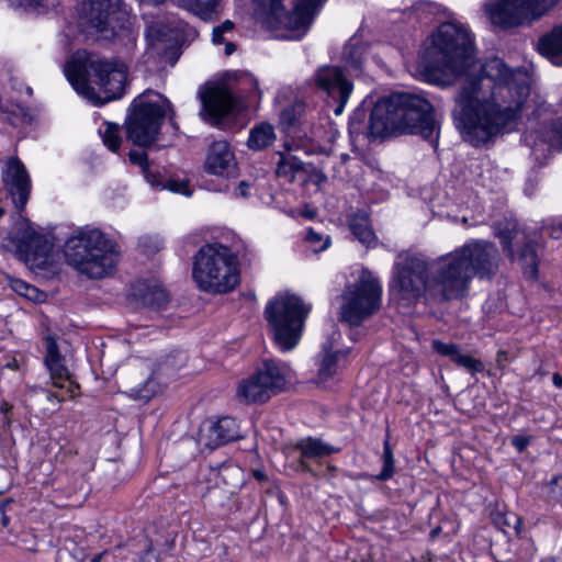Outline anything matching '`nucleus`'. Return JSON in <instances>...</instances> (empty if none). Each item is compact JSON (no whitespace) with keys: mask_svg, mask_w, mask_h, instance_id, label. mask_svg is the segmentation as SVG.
Here are the masks:
<instances>
[{"mask_svg":"<svg viewBox=\"0 0 562 562\" xmlns=\"http://www.w3.org/2000/svg\"><path fill=\"white\" fill-rule=\"evenodd\" d=\"M529 93L526 71L508 68L498 57L490 58L480 75L468 77L453 97L456 127L465 142L483 146L516 124Z\"/></svg>","mask_w":562,"mask_h":562,"instance_id":"f257e3e1","label":"nucleus"},{"mask_svg":"<svg viewBox=\"0 0 562 562\" xmlns=\"http://www.w3.org/2000/svg\"><path fill=\"white\" fill-rule=\"evenodd\" d=\"M368 133L374 137L408 133L436 143L439 126L428 99L412 92H394L380 99L372 108Z\"/></svg>","mask_w":562,"mask_h":562,"instance_id":"f03ea898","label":"nucleus"},{"mask_svg":"<svg viewBox=\"0 0 562 562\" xmlns=\"http://www.w3.org/2000/svg\"><path fill=\"white\" fill-rule=\"evenodd\" d=\"M390 288L404 301L424 300L430 304L454 301L441 256L428 259L423 254L404 252L393 265Z\"/></svg>","mask_w":562,"mask_h":562,"instance_id":"7ed1b4c3","label":"nucleus"},{"mask_svg":"<svg viewBox=\"0 0 562 562\" xmlns=\"http://www.w3.org/2000/svg\"><path fill=\"white\" fill-rule=\"evenodd\" d=\"M64 72L77 93L93 105L101 106L125 93L128 69L117 58L76 52L66 63Z\"/></svg>","mask_w":562,"mask_h":562,"instance_id":"20e7f679","label":"nucleus"},{"mask_svg":"<svg viewBox=\"0 0 562 562\" xmlns=\"http://www.w3.org/2000/svg\"><path fill=\"white\" fill-rule=\"evenodd\" d=\"M473 58L471 33L461 25L443 23L432 35V44L423 53L418 67L426 81L448 87L456 75L471 66Z\"/></svg>","mask_w":562,"mask_h":562,"instance_id":"39448f33","label":"nucleus"},{"mask_svg":"<svg viewBox=\"0 0 562 562\" xmlns=\"http://www.w3.org/2000/svg\"><path fill=\"white\" fill-rule=\"evenodd\" d=\"M456 300L469 296L473 278L493 279L499 266V251L495 244L474 239L441 256Z\"/></svg>","mask_w":562,"mask_h":562,"instance_id":"423d86ee","label":"nucleus"},{"mask_svg":"<svg viewBox=\"0 0 562 562\" xmlns=\"http://www.w3.org/2000/svg\"><path fill=\"white\" fill-rule=\"evenodd\" d=\"M64 254L71 267L91 279L112 274L120 258L116 243L99 228L88 226L66 239Z\"/></svg>","mask_w":562,"mask_h":562,"instance_id":"0eeeda50","label":"nucleus"},{"mask_svg":"<svg viewBox=\"0 0 562 562\" xmlns=\"http://www.w3.org/2000/svg\"><path fill=\"white\" fill-rule=\"evenodd\" d=\"M192 278L204 292L228 293L240 281L237 256L220 243L205 244L193 258Z\"/></svg>","mask_w":562,"mask_h":562,"instance_id":"6e6552de","label":"nucleus"},{"mask_svg":"<svg viewBox=\"0 0 562 562\" xmlns=\"http://www.w3.org/2000/svg\"><path fill=\"white\" fill-rule=\"evenodd\" d=\"M168 112L173 114V105L166 97L151 89L145 90L128 106L124 123L126 138L135 146L150 147L158 140Z\"/></svg>","mask_w":562,"mask_h":562,"instance_id":"1a4fd4ad","label":"nucleus"},{"mask_svg":"<svg viewBox=\"0 0 562 562\" xmlns=\"http://www.w3.org/2000/svg\"><path fill=\"white\" fill-rule=\"evenodd\" d=\"M311 305L302 297L282 293L268 302L265 318L274 344L282 351L292 350L300 341Z\"/></svg>","mask_w":562,"mask_h":562,"instance_id":"9d476101","label":"nucleus"},{"mask_svg":"<svg viewBox=\"0 0 562 562\" xmlns=\"http://www.w3.org/2000/svg\"><path fill=\"white\" fill-rule=\"evenodd\" d=\"M322 0H269L263 24L271 31H289L283 37L301 38L308 30Z\"/></svg>","mask_w":562,"mask_h":562,"instance_id":"9b49d317","label":"nucleus"},{"mask_svg":"<svg viewBox=\"0 0 562 562\" xmlns=\"http://www.w3.org/2000/svg\"><path fill=\"white\" fill-rule=\"evenodd\" d=\"M342 297L340 321L359 326L379 311L382 285L370 271L363 270L359 279L346 288Z\"/></svg>","mask_w":562,"mask_h":562,"instance_id":"f8f14e48","label":"nucleus"},{"mask_svg":"<svg viewBox=\"0 0 562 562\" xmlns=\"http://www.w3.org/2000/svg\"><path fill=\"white\" fill-rule=\"evenodd\" d=\"M288 367L274 359H267L247 379L243 380L237 394L247 403H266L280 393L286 384Z\"/></svg>","mask_w":562,"mask_h":562,"instance_id":"ddd939ff","label":"nucleus"},{"mask_svg":"<svg viewBox=\"0 0 562 562\" xmlns=\"http://www.w3.org/2000/svg\"><path fill=\"white\" fill-rule=\"evenodd\" d=\"M198 98L201 102V119L215 127H222L225 119L238 114L245 108L243 99L225 85L202 86Z\"/></svg>","mask_w":562,"mask_h":562,"instance_id":"4468645a","label":"nucleus"},{"mask_svg":"<svg viewBox=\"0 0 562 562\" xmlns=\"http://www.w3.org/2000/svg\"><path fill=\"white\" fill-rule=\"evenodd\" d=\"M557 0H487L486 13L494 25L503 29L517 26L529 15L541 16Z\"/></svg>","mask_w":562,"mask_h":562,"instance_id":"2eb2a0df","label":"nucleus"},{"mask_svg":"<svg viewBox=\"0 0 562 562\" xmlns=\"http://www.w3.org/2000/svg\"><path fill=\"white\" fill-rule=\"evenodd\" d=\"M495 236L499 239L504 252L514 259L513 241L521 243L518 250V260L526 278L537 280L539 274V257L537 241L518 228L516 221H502L495 226Z\"/></svg>","mask_w":562,"mask_h":562,"instance_id":"dca6fc26","label":"nucleus"},{"mask_svg":"<svg viewBox=\"0 0 562 562\" xmlns=\"http://www.w3.org/2000/svg\"><path fill=\"white\" fill-rule=\"evenodd\" d=\"M316 89L325 97L326 105L335 115H340L353 90V83L336 65H325L316 69L312 78Z\"/></svg>","mask_w":562,"mask_h":562,"instance_id":"f3484780","label":"nucleus"},{"mask_svg":"<svg viewBox=\"0 0 562 562\" xmlns=\"http://www.w3.org/2000/svg\"><path fill=\"white\" fill-rule=\"evenodd\" d=\"M82 12L89 24L100 33L124 29L130 19V11L123 0H88Z\"/></svg>","mask_w":562,"mask_h":562,"instance_id":"a211bd4d","label":"nucleus"},{"mask_svg":"<svg viewBox=\"0 0 562 562\" xmlns=\"http://www.w3.org/2000/svg\"><path fill=\"white\" fill-rule=\"evenodd\" d=\"M2 181L8 194L19 211H22L30 198L31 180L25 166L19 158H11L2 172Z\"/></svg>","mask_w":562,"mask_h":562,"instance_id":"6ab92c4d","label":"nucleus"},{"mask_svg":"<svg viewBox=\"0 0 562 562\" xmlns=\"http://www.w3.org/2000/svg\"><path fill=\"white\" fill-rule=\"evenodd\" d=\"M239 438H241L239 426L236 419L229 416L217 420L207 419L202 424L199 431L200 443L211 450Z\"/></svg>","mask_w":562,"mask_h":562,"instance_id":"aec40b11","label":"nucleus"},{"mask_svg":"<svg viewBox=\"0 0 562 562\" xmlns=\"http://www.w3.org/2000/svg\"><path fill=\"white\" fill-rule=\"evenodd\" d=\"M16 251L27 261L44 263L50 252V245L32 227L19 228L12 236Z\"/></svg>","mask_w":562,"mask_h":562,"instance_id":"412c9836","label":"nucleus"},{"mask_svg":"<svg viewBox=\"0 0 562 562\" xmlns=\"http://www.w3.org/2000/svg\"><path fill=\"white\" fill-rule=\"evenodd\" d=\"M234 153L228 142L215 140L207 150L205 170L216 176H232L236 171Z\"/></svg>","mask_w":562,"mask_h":562,"instance_id":"4be33fe9","label":"nucleus"},{"mask_svg":"<svg viewBox=\"0 0 562 562\" xmlns=\"http://www.w3.org/2000/svg\"><path fill=\"white\" fill-rule=\"evenodd\" d=\"M431 346L438 355L448 357L456 366L465 369L472 375L485 370L484 363L481 360L461 353V349L457 344H447L436 339L432 340Z\"/></svg>","mask_w":562,"mask_h":562,"instance_id":"5701e85b","label":"nucleus"},{"mask_svg":"<svg viewBox=\"0 0 562 562\" xmlns=\"http://www.w3.org/2000/svg\"><path fill=\"white\" fill-rule=\"evenodd\" d=\"M348 353L349 349L334 350L330 340L324 342L319 353L318 379L325 382L335 376L345 366Z\"/></svg>","mask_w":562,"mask_h":562,"instance_id":"b1692460","label":"nucleus"},{"mask_svg":"<svg viewBox=\"0 0 562 562\" xmlns=\"http://www.w3.org/2000/svg\"><path fill=\"white\" fill-rule=\"evenodd\" d=\"M524 138L530 147H537L539 140L549 148H562V117L552 120L543 130L527 132Z\"/></svg>","mask_w":562,"mask_h":562,"instance_id":"393cba45","label":"nucleus"},{"mask_svg":"<svg viewBox=\"0 0 562 562\" xmlns=\"http://www.w3.org/2000/svg\"><path fill=\"white\" fill-rule=\"evenodd\" d=\"M134 295L150 310H162L169 303V294L159 283L140 282Z\"/></svg>","mask_w":562,"mask_h":562,"instance_id":"a878e982","label":"nucleus"},{"mask_svg":"<svg viewBox=\"0 0 562 562\" xmlns=\"http://www.w3.org/2000/svg\"><path fill=\"white\" fill-rule=\"evenodd\" d=\"M348 226L352 235L364 246L372 247L376 243V236L371 227L368 214L358 211L348 217Z\"/></svg>","mask_w":562,"mask_h":562,"instance_id":"bb28decb","label":"nucleus"},{"mask_svg":"<svg viewBox=\"0 0 562 562\" xmlns=\"http://www.w3.org/2000/svg\"><path fill=\"white\" fill-rule=\"evenodd\" d=\"M538 49L553 64L562 65V26H555L551 32L541 36Z\"/></svg>","mask_w":562,"mask_h":562,"instance_id":"cd10ccee","label":"nucleus"},{"mask_svg":"<svg viewBox=\"0 0 562 562\" xmlns=\"http://www.w3.org/2000/svg\"><path fill=\"white\" fill-rule=\"evenodd\" d=\"M306 104L295 101L280 113L279 126L288 135H295L305 115Z\"/></svg>","mask_w":562,"mask_h":562,"instance_id":"c85d7f7f","label":"nucleus"},{"mask_svg":"<svg viewBox=\"0 0 562 562\" xmlns=\"http://www.w3.org/2000/svg\"><path fill=\"white\" fill-rule=\"evenodd\" d=\"M294 449L300 450L303 458L317 459L339 452V448H335L325 443L318 438L307 437L299 440L294 445Z\"/></svg>","mask_w":562,"mask_h":562,"instance_id":"c756f323","label":"nucleus"},{"mask_svg":"<svg viewBox=\"0 0 562 562\" xmlns=\"http://www.w3.org/2000/svg\"><path fill=\"white\" fill-rule=\"evenodd\" d=\"M276 137L273 126L268 122H261L249 131L247 146L255 151L263 150L274 143Z\"/></svg>","mask_w":562,"mask_h":562,"instance_id":"7c9ffc66","label":"nucleus"},{"mask_svg":"<svg viewBox=\"0 0 562 562\" xmlns=\"http://www.w3.org/2000/svg\"><path fill=\"white\" fill-rule=\"evenodd\" d=\"M367 49V45L363 44L360 38L353 36L344 46L341 59L349 68L359 71L362 68Z\"/></svg>","mask_w":562,"mask_h":562,"instance_id":"2f4dec72","label":"nucleus"},{"mask_svg":"<svg viewBox=\"0 0 562 562\" xmlns=\"http://www.w3.org/2000/svg\"><path fill=\"white\" fill-rule=\"evenodd\" d=\"M179 5L194 13L204 21L217 18L221 0H177Z\"/></svg>","mask_w":562,"mask_h":562,"instance_id":"473e14b6","label":"nucleus"},{"mask_svg":"<svg viewBox=\"0 0 562 562\" xmlns=\"http://www.w3.org/2000/svg\"><path fill=\"white\" fill-rule=\"evenodd\" d=\"M278 155L280 157L276 169L278 177L294 178L295 173L305 170V164L296 156L285 155L281 151Z\"/></svg>","mask_w":562,"mask_h":562,"instance_id":"72a5a7b5","label":"nucleus"},{"mask_svg":"<svg viewBox=\"0 0 562 562\" xmlns=\"http://www.w3.org/2000/svg\"><path fill=\"white\" fill-rule=\"evenodd\" d=\"M491 519L504 533H507L508 529H514L517 533L520 531L521 518L515 513L495 510L491 514Z\"/></svg>","mask_w":562,"mask_h":562,"instance_id":"f704fd0d","label":"nucleus"},{"mask_svg":"<svg viewBox=\"0 0 562 562\" xmlns=\"http://www.w3.org/2000/svg\"><path fill=\"white\" fill-rule=\"evenodd\" d=\"M212 471L216 472V477L220 480L216 483L224 484L226 486H237L239 482V477L241 475V470L227 462H223L216 465H210Z\"/></svg>","mask_w":562,"mask_h":562,"instance_id":"c9c22d12","label":"nucleus"},{"mask_svg":"<svg viewBox=\"0 0 562 562\" xmlns=\"http://www.w3.org/2000/svg\"><path fill=\"white\" fill-rule=\"evenodd\" d=\"M382 470L375 476L378 481L385 482L393 477L395 474V459L392 447L390 445L389 435L383 442V453L381 456Z\"/></svg>","mask_w":562,"mask_h":562,"instance_id":"e433bc0d","label":"nucleus"},{"mask_svg":"<svg viewBox=\"0 0 562 562\" xmlns=\"http://www.w3.org/2000/svg\"><path fill=\"white\" fill-rule=\"evenodd\" d=\"M103 144L111 150H119L122 137L120 126L114 123H105V127L103 131H100Z\"/></svg>","mask_w":562,"mask_h":562,"instance_id":"4c0bfd02","label":"nucleus"},{"mask_svg":"<svg viewBox=\"0 0 562 562\" xmlns=\"http://www.w3.org/2000/svg\"><path fill=\"white\" fill-rule=\"evenodd\" d=\"M366 110L357 109L349 119V133L351 136H358L366 132L368 138H375L371 136L369 132V125H364L366 121ZM370 124V122L368 123Z\"/></svg>","mask_w":562,"mask_h":562,"instance_id":"58836bf2","label":"nucleus"},{"mask_svg":"<svg viewBox=\"0 0 562 562\" xmlns=\"http://www.w3.org/2000/svg\"><path fill=\"white\" fill-rule=\"evenodd\" d=\"M128 159L133 165L140 167L145 179H149L151 181V165L148 160L147 154L144 150L132 149L128 153ZM153 182H155V180H153Z\"/></svg>","mask_w":562,"mask_h":562,"instance_id":"ea45409f","label":"nucleus"},{"mask_svg":"<svg viewBox=\"0 0 562 562\" xmlns=\"http://www.w3.org/2000/svg\"><path fill=\"white\" fill-rule=\"evenodd\" d=\"M50 372V376L54 380V385L63 387L60 381H67L70 379L68 369L63 364L61 359L45 363Z\"/></svg>","mask_w":562,"mask_h":562,"instance_id":"a19ab883","label":"nucleus"},{"mask_svg":"<svg viewBox=\"0 0 562 562\" xmlns=\"http://www.w3.org/2000/svg\"><path fill=\"white\" fill-rule=\"evenodd\" d=\"M8 4L14 9L19 8H32V7H42V8H55L59 1L58 0H5Z\"/></svg>","mask_w":562,"mask_h":562,"instance_id":"79ce46f5","label":"nucleus"},{"mask_svg":"<svg viewBox=\"0 0 562 562\" xmlns=\"http://www.w3.org/2000/svg\"><path fill=\"white\" fill-rule=\"evenodd\" d=\"M11 288L19 295L24 296V297H26L29 300H36L37 299L38 290L35 286L26 283L23 280H20V279L13 280L12 283H11Z\"/></svg>","mask_w":562,"mask_h":562,"instance_id":"37998d69","label":"nucleus"},{"mask_svg":"<svg viewBox=\"0 0 562 562\" xmlns=\"http://www.w3.org/2000/svg\"><path fill=\"white\" fill-rule=\"evenodd\" d=\"M138 247L146 256H153L161 248V243L156 237L143 236L138 240Z\"/></svg>","mask_w":562,"mask_h":562,"instance_id":"c03bdc74","label":"nucleus"},{"mask_svg":"<svg viewBox=\"0 0 562 562\" xmlns=\"http://www.w3.org/2000/svg\"><path fill=\"white\" fill-rule=\"evenodd\" d=\"M156 383L155 381H153L151 379H148L144 385L139 389H133L132 390V395L136 398V400H140V401H149L156 393Z\"/></svg>","mask_w":562,"mask_h":562,"instance_id":"a18cd8bd","label":"nucleus"},{"mask_svg":"<svg viewBox=\"0 0 562 562\" xmlns=\"http://www.w3.org/2000/svg\"><path fill=\"white\" fill-rule=\"evenodd\" d=\"M548 496L554 502H562V475L551 479L547 484Z\"/></svg>","mask_w":562,"mask_h":562,"instance_id":"49530a36","label":"nucleus"},{"mask_svg":"<svg viewBox=\"0 0 562 562\" xmlns=\"http://www.w3.org/2000/svg\"><path fill=\"white\" fill-rule=\"evenodd\" d=\"M305 239L311 243L312 245H316L318 243H322L319 245V247L315 248L314 250L315 251H322V250H325L329 244H330V238L329 236H326L325 238L323 237L322 234L315 232L313 228H310L306 233V236H305Z\"/></svg>","mask_w":562,"mask_h":562,"instance_id":"de8ad7c7","label":"nucleus"},{"mask_svg":"<svg viewBox=\"0 0 562 562\" xmlns=\"http://www.w3.org/2000/svg\"><path fill=\"white\" fill-rule=\"evenodd\" d=\"M164 188L176 193L184 194L187 196L191 195L192 193L188 187V181L168 179L165 181Z\"/></svg>","mask_w":562,"mask_h":562,"instance_id":"09e8293b","label":"nucleus"},{"mask_svg":"<svg viewBox=\"0 0 562 562\" xmlns=\"http://www.w3.org/2000/svg\"><path fill=\"white\" fill-rule=\"evenodd\" d=\"M0 109L4 113L11 114L15 120L26 115V109L21 104L7 103L1 104Z\"/></svg>","mask_w":562,"mask_h":562,"instance_id":"8fccbe9b","label":"nucleus"},{"mask_svg":"<svg viewBox=\"0 0 562 562\" xmlns=\"http://www.w3.org/2000/svg\"><path fill=\"white\" fill-rule=\"evenodd\" d=\"M61 356L58 350V346L56 341L52 338L47 339L46 342V356H45V363L50 361L60 360Z\"/></svg>","mask_w":562,"mask_h":562,"instance_id":"3c124183","label":"nucleus"},{"mask_svg":"<svg viewBox=\"0 0 562 562\" xmlns=\"http://www.w3.org/2000/svg\"><path fill=\"white\" fill-rule=\"evenodd\" d=\"M510 442H512V446L518 452H524L527 449V447L529 446V443L531 442V437H529V436H521V435L514 436L512 438Z\"/></svg>","mask_w":562,"mask_h":562,"instance_id":"603ef678","label":"nucleus"},{"mask_svg":"<svg viewBox=\"0 0 562 562\" xmlns=\"http://www.w3.org/2000/svg\"><path fill=\"white\" fill-rule=\"evenodd\" d=\"M11 411L12 405L8 402H2L0 405V414L2 415V418L0 420L1 426L3 428L10 427L11 425Z\"/></svg>","mask_w":562,"mask_h":562,"instance_id":"864d4df0","label":"nucleus"},{"mask_svg":"<svg viewBox=\"0 0 562 562\" xmlns=\"http://www.w3.org/2000/svg\"><path fill=\"white\" fill-rule=\"evenodd\" d=\"M240 83L245 87H248V93L257 92L259 90L258 88V81L257 79L250 75V74H243L239 77Z\"/></svg>","mask_w":562,"mask_h":562,"instance_id":"5fc2aeb1","label":"nucleus"},{"mask_svg":"<svg viewBox=\"0 0 562 562\" xmlns=\"http://www.w3.org/2000/svg\"><path fill=\"white\" fill-rule=\"evenodd\" d=\"M249 189H250L249 182L240 181L235 190V195H238L241 198H248L250 195Z\"/></svg>","mask_w":562,"mask_h":562,"instance_id":"6e6d98bb","label":"nucleus"},{"mask_svg":"<svg viewBox=\"0 0 562 562\" xmlns=\"http://www.w3.org/2000/svg\"><path fill=\"white\" fill-rule=\"evenodd\" d=\"M146 180L148 183H150L154 187H162L164 188L165 180L159 172H154L151 170V180H155V182L150 181L149 179H146Z\"/></svg>","mask_w":562,"mask_h":562,"instance_id":"4d7b16f0","label":"nucleus"},{"mask_svg":"<svg viewBox=\"0 0 562 562\" xmlns=\"http://www.w3.org/2000/svg\"><path fill=\"white\" fill-rule=\"evenodd\" d=\"M224 34L222 30L217 29L216 26L213 30L212 33V41L214 44H223L225 43Z\"/></svg>","mask_w":562,"mask_h":562,"instance_id":"13d9d810","label":"nucleus"},{"mask_svg":"<svg viewBox=\"0 0 562 562\" xmlns=\"http://www.w3.org/2000/svg\"><path fill=\"white\" fill-rule=\"evenodd\" d=\"M313 176L315 177V184L321 186L327 182V176L321 170H314Z\"/></svg>","mask_w":562,"mask_h":562,"instance_id":"bf43d9fd","label":"nucleus"},{"mask_svg":"<svg viewBox=\"0 0 562 562\" xmlns=\"http://www.w3.org/2000/svg\"><path fill=\"white\" fill-rule=\"evenodd\" d=\"M5 508H7V504L0 503V514L2 515L1 524L3 527H8L10 524V518L5 515Z\"/></svg>","mask_w":562,"mask_h":562,"instance_id":"052dcab7","label":"nucleus"},{"mask_svg":"<svg viewBox=\"0 0 562 562\" xmlns=\"http://www.w3.org/2000/svg\"><path fill=\"white\" fill-rule=\"evenodd\" d=\"M252 476L258 482H265L268 480L266 472L260 469L252 470Z\"/></svg>","mask_w":562,"mask_h":562,"instance_id":"680f3d73","label":"nucleus"},{"mask_svg":"<svg viewBox=\"0 0 562 562\" xmlns=\"http://www.w3.org/2000/svg\"><path fill=\"white\" fill-rule=\"evenodd\" d=\"M222 30L223 33L232 32L234 29V23L229 20L224 21L221 25L216 26Z\"/></svg>","mask_w":562,"mask_h":562,"instance_id":"e2e57ef3","label":"nucleus"},{"mask_svg":"<svg viewBox=\"0 0 562 562\" xmlns=\"http://www.w3.org/2000/svg\"><path fill=\"white\" fill-rule=\"evenodd\" d=\"M224 53L226 56L232 55L236 50V45L233 42H225Z\"/></svg>","mask_w":562,"mask_h":562,"instance_id":"0e129e2a","label":"nucleus"},{"mask_svg":"<svg viewBox=\"0 0 562 562\" xmlns=\"http://www.w3.org/2000/svg\"><path fill=\"white\" fill-rule=\"evenodd\" d=\"M552 382L555 387L562 389V375L560 373H558V372L553 373Z\"/></svg>","mask_w":562,"mask_h":562,"instance_id":"69168bd1","label":"nucleus"},{"mask_svg":"<svg viewBox=\"0 0 562 562\" xmlns=\"http://www.w3.org/2000/svg\"><path fill=\"white\" fill-rule=\"evenodd\" d=\"M549 229H550V231H549V234H550V236H551L552 238H554V239L560 238V236H561V233H562V232H560V231L555 227V224H552V225L550 226V228H549Z\"/></svg>","mask_w":562,"mask_h":562,"instance_id":"338daca9","label":"nucleus"},{"mask_svg":"<svg viewBox=\"0 0 562 562\" xmlns=\"http://www.w3.org/2000/svg\"><path fill=\"white\" fill-rule=\"evenodd\" d=\"M304 459H305V458H303V457L301 456V459H300V461H299L300 468H301L303 471H306V472L312 473V472H313V470H312L311 465H310V464H308Z\"/></svg>","mask_w":562,"mask_h":562,"instance_id":"774afa93","label":"nucleus"}]
</instances>
